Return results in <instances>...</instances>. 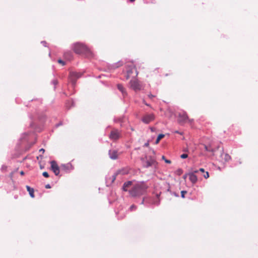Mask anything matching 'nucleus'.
Segmentation results:
<instances>
[{"mask_svg": "<svg viewBox=\"0 0 258 258\" xmlns=\"http://www.w3.org/2000/svg\"><path fill=\"white\" fill-rule=\"evenodd\" d=\"M148 188V186L145 182H138L133 185L129 193L133 197H140L146 193Z\"/></svg>", "mask_w": 258, "mask_h": 258, "instance_id": "1", "label": "nucleus"}, {"mask_svg": "<svg viewBox=\"0 0 258 258\" xmlns=\"http://www.w3.org/2000/svg\"><path fill=\"white\" fill-rule=\"evenodd\" d=\"M73 50L77 54H84L86 56L91 55L90 50L84 44L81 43H76L73 45Z\"/></svg>", "mask_w": 258, "mask_h": 258, "instance_id": "2", "label": "nucleus"}, {"mask_svg": "<svg viewBox=\"0 0 258 258\" xmlns=\"http://www.w3.org/2000/svg\"><path fill=\"white\" fill-rule=\"evenodd\" d=\"M194 120L192 119L188 118L187 113L185 112L180 113L178 114L177 121L180 124H183L187 122L191 123Z\"/></svg>", "mask_w": 258, "mask_h": 258, "instance_id": "3", "label": "nucleus"}, {"mask_svg": "<svg viewBox=\"0 0 258 258\" xmlns=\"http://www.w3.org/2000/svg\"><path fill=\"white\" fill-rule=\"evenodd\" d=\"M126 72L127 75L126 76V79H128L135 72V76L136 77L138 75V72H137L135 66L132 64L130 66H127L126 67Z\"/></svg>", "mask_w": 258, "mask_h": 258, "instance_id": "4", "label": "nucleus"}, {"mask_svg": "<svg viewBox=\"0 0 258 258\" xmlns=\"http://www.w3.org/2000/svg\"><path fill=\"white\" fill-rule=\"evenodd\" d=\"M121 134L120 132L116 129L112 130L109 136V138L112 141H116L120 138Z\"/></svg>", "mask_w": 258, "mask_h": 258, "instance_id": "5", "label": "nucleus"}, {"mask_svg": "<svg viewBox=\"0 0 258 258\" xmlns=\"http://www.w3.org/2000/svg\"><path fill=\"white\" fill-rule=\"evenodd\" d=\"M155 119V115L153 113L146 114L142 117V120L145 123H149L153 121Z\"/></svg>", "mask_w": 258, "mask_h": 258, "instance_id": "6", "label": "nucleus"}, {"mask_svg": "<svg viewBox=\"0 0 258 258\" xmlns=\"http://www.w3.org/2000/svg\"><path fill=\"white\" fill-rule=\"evenodd\" d=\"M51 164V169L55 175H58L59 174V167L57 165L56 162L55 161H51L50 162Z\"/></svg>", "mask_w": 258, "mask_h": 258, "instance_id": "7", "label": "nucleus"}, {"mask_svg": "<svg viewBox=\"0 0 258 258\" xmlns=\"http://www.w3.org/2000/svg\"><path fill=\"white\" fill-rule=\"evenodd\" d=\"M130 86L135 91L140 90L141 88L140 84L136 80H132L130 81Z\"/></svg>", "mask_w": 258, "mask_h": 258, "instance_id": "8", "label": "nucleus"}, {"mask_svg": "<svg viewBox=\"0 0 258 258\" xmlns=\"http://www.w3.org/2000/svg\"><path fill=\"white\" fill-rule=\"evenodd\" d=\"M157 165V162L155 159L153 158L150 157L149 159L147 158V161L144 164V166L145 167H149L150 166H156Z\"/></svg>", "mask_w": 258, "mask_h": 258, "instance_id": "9", "label": "nucleus"}, {"mask_svg": "<svg viewBox=\"0 0 258 258\" xmlns=\"http://www.w3.org/2000/svg\"><path fill=\"white\" fill-rule=\"evenodd\" d=\"M82 74L80 73L71 72L70 74V80L72 83L73 85L76 83V80L74 79V77H76L77 79L81 77Z\"/></svg>", "mask_w": 258, "mask_h": 258, "instance_id": "10", "label": "nucleus"}, {"mask_svg": "<svg viewBox=\"0 0 258 258\" xmlns=\"http://www.w3.org/2000/svg\"><path fill=\"white\" fill-rule=\"evenodd\" d=\"M109 157L111 159L115 160L117 159L119 154L117 151L115 150H111L109 151Z\"/></svg>", "mask_w": 258, "mask_h": 258, "instance_id": "11", "label": "nucleus"}, {"mask_svg": "<svg viewBox=\"0 0 258 258\" xmlns=\"http://www.w3.org/2000/svg\"><path fill=\"white\" fill-rule=\"evenodd\" d=\"M188 176H189V178L190 181L193 183H195L197 182L198 180V178L197 176L194 174V172H190L188 173Z\"/></svg>", "mask_w": 258, "mask_h": 258, "instance_id": "12", "label": "nucleus"}, {"mask_svg": "<svg viewBox=\"0 0 258 258\" xmlns=\"http://www.w3.org/2000/svg\"><path fill=\"white\" fill-rule=\"evenodd\" d=\"M132 184V181H128L124 183L122 189L124 191H127L128 188Z\"/></svg>", "mask_w": 258, "mask_h": 258, "instance_id": "13", "label": "nucleus"}, {"mask_svg": "<svg viewBox=\"0 0 258 258\" xmlns=\"http://www.w3.org/2000/svg\"><path fill=\"white\" fill-rule=\"evenodd\" d=\"M26 188L27 191L29 192V194L30 197L32 198H34V189L33 188L30 187L29 186L27 185Z\"/></svg>", "mask_w": 258, "mask_h": 258, "instance_id": "14", "label": "nucleus"}, {"mask_svg": "<svg viewBox=\"0 0 258 258\" xmlns=\"http://www.w3.org/2000/svg\"><path fill=\"white\" fill-rule=\"evenodd\" d=\"M117 88L121 92L122 95L124 96V95H125L126 94V93L125 92V89L124 88V87H123V86L121 84H118L117 85Z\"/></svg>", "mask_w": 258, "mask_h": 258, "instance_id": "15", "label": "nucleus"}, {"mask_svg": "<svg viewBox=\"0 0 258 258\" xmlns=\"http://www.w3.org/2000/svg\"><path fill=\"white\" fill-rule=\"evenodd\" d=\"M65 58L68 60H71L72 58V53L71 52H67L64 54Z\"/></svg>", "mask_w": 258, "mask_h": 258, "instance_id": "16", "label": "nucleus"}, {"mask_svg": "<svg viewBox=\"0 0 258 258\" xmlns=\"http://www.w3.org/2000/svg\"><path fill=\"white\" fill-rule=\"evenodd\" d=\"M121 66H122V62H120V61H119V62H118L113 64L112 66V68L114 69L119 68V67H120Z\"/></svg>", "mask_w": 258, "mask_h": 258, "instance_id": "17", "label": "nucleus"}, {"mask_svg": "<svg viewBox=\"0 0 258 258\" xmlns=\"http://www.w3.org/2000/svg\"><path fill=\"white\" fill-rule=\"evenodd\" d=\"M164 135L163 134H160L158 135V136L157 137V138L156 139V141L155 142V143L156 144H158L159 142H160V141L164 137Z\"/></svg>", "mask_w": 258, "mask_h": 258, "instance_id": "18", "label": "nucleus"}, {"mask_svg": "<svg viewBox=\"0 0 258 258\" xmlns=\"http://www.w3.org/2000/svg\"><path fill=\"white\" fill-rule=\"evenodd\" d=\"M205 150L208 152H214L215 151L213 149H212L210 146H208L207 145H204Z\"/></svg>", "mask_w": 258, "mask_h": 258, "instance_id": "19", "label": "nucleus"}, {"mask_svg": "<svg viewBox=\"0 0 258 258\" xmlns=\"http://www.w3.org/2000/svg\"><path fill=\"white\" fill-rule=\"evenodd\" d=\"M224 159L225 161H228L231 159V157L228 154L225 153L223 154Z\"/></svg>", "mask_w": 258, "mask_h": 258, "instance_id": "20", "label": "nucleus"}, {"mask_svg": "<svg viewBox=\"0 0 258 258\" xmlns=\"http://www.w3.org/2000/svg\"><path fill=\"white\" fill-rule=\"evenodd\" d=\"M61 168L62 169L67 170L69 168V165H62L61 166Z\"/></svg>", "mask_w": 258, "mask_h": 258, "instance_id": "21", "label": "nucleus"}, {"mask_svg": "<svg viewBox=\"0 0 258 258\" xmlns=\"http://www.w3.org/2000/svg\"><path fill=\"white\" fill-rule=\"evenodd\" d=\"M188 155L187 154H183L180 155V158L182 159H185L187 158Z\"/></svg>", "mask_w": 258, "mask_h": 258, "instance_id": "22", "label": "nucleus"}, {"mask_svg": "<svg viewBox=\"0 0 258 258\" xmlns=\"http://www.w3.org/2000/svg\"><path fill=\"white\" fill-rule=\"evenodd\" d=\"M162 158L164 160L165 162L167 163L170 164L171 163V161L169 160L166 159L164 156H162Z\"/></svg>", "mask_w": 258, "mask_h": 258, "instance_id": "23", "label": "nucleus"}, {"mask_svg": "<svg viewBox=\"0 0 258 258\" xmlns=\"http://www.w3.org/2000/svg\"><path fill=\"white\" fill-rule=\"evenodd\" d=\"M42 175L46 178H48L49 177L48 173L46 171L43 172Z\"/></svg>", "mask_w": 258, "mask_h": 258, "instance_id": "24", "label": "nucleus"}, {"mask_svg": "<svg viewBox=\"0 0 258 258\" xmlns=\"http://www.w3.org/2000/svg\"><path fill=\"white\" fill-rule=\"evenodd\" d=\"M186 193H187L186 191H184V190L181 191V197L182 198H184L185 197L184 195Z\"/></svg>", "mask_w": 258, "mask_h": 258, "instance_id": "25", "label": "nucleus"}, {"mask_svg": "<svg viewBox=\"0 0 258 258\" xmlns=\"http://www.w3.org/2000/svg\"><path fill=\"white\" fill-rule=\"evenodd\" d=\"M58 62L60 63L62 66L65 65V62L64 61L62 60L61 59L58 60Z\"/></svg>", "mask_w": 258, "mask_h": 258, "instance_id": "26", "label": "nucleus"}, {"mask_svg": "<svg viewBox=\"0 0 258 258\" xmlns=\"http://www.w3.org/2000/svg\"><path fill=\"white\" fill-rule=\"evenodd\" d=\"M204 177L205 178H208L209 177V173L208 172H206L205 173V174H204Z\"/></svg>", "mask_w": 258, "mask_h": 258, "instance_id": "27", "label": "nucleus"}, {"mask_svg": "<svg viewBox=\"0 0 258 258\" xmlns=\"http://www.w3.org/2000/svg\"><path fill=\"white\" fill-rule=\"evenodd\" d=\"M136 209V206H135V205H132V206L130 207V210H131V211H133V210H135V209Z\"/></svg>", "mask_w": 258, "mask_h": 258, "instance_id": "28", "label": "nucleus"}, {"mask_svg": "<svg viewBox=\"0 0 258 258\" xmlns=\"http://www.w3.org/2000/svg\"><path fill=\"white\" fill-rule=\"evenodd\" d=\"M148 97L150 98V99H152L153 98L155 97V96L154 95H153L152 94H149L148 95Z\"/></svg>", "mask_w": 258, "mask_h": 258, "instance_id": "29", "label": "nucleus"}, {"mask_svg": "<svg viewBox=\"0 0 258 258\" xmlns=\"http://www.w3.org/2000/svg\"><path fill=\"white\" fill-rule=\"evenodd\" d=\"M177 173H178V174L179 175H180V174L182 173V169H178V170H177Z\"/></svg>", "mask_w": 258, "mask_h": 258, "instance_id": "30", "label": "nucleus"}, {"mask_svg": "<svg viewBox=\"0 0 258 258\" xmlns=\"http://www.w3.org/2000/svg\"><path fill=\"white\" fill-rule=\"evenodd\" d=\"M39 152H42V153H44V152H45V150H44V149H42H42H40V150H39Z\"/></svg>", "mask_w": 258, "mask_h": 258, "instance_id": "31", "label": "nucleus"}, {"mask_svg": "<svg viewBox=\"0 0 258 258\" xmlns=\"http://www.w3.org/2000/svg\"><path fill=\"white\" fill-rule=\"evenodd\" d=\"M199 171H201V172H203V173H204V172H205V170H204V168H200V169H199Z\"/></svg>", "mask_w": 258, "mask_h": 258, "instance_id": "32", "label": "nucleus"}, {"mask_svg": "<svg viewBox=\"0 0 258 258\" xmlns=\"http://www.w3.org/2000/svg\"><path fill=\"white\" fill-rule=\"evenodd\" d=\"M45 187L46 188H50V186L49 184H47V185H45Z\"/></svg>", "mask_w": 258, "mask_h": 258, "instance_id": "33", "label": "nucleus"}, {"mask_svg": "<svg viewBox=\"0 0 258 258\" xmlns=\"http://www.w3.org/2000/svg\"><path fill=\"white\" fill-rule=\"evenodd\" d=\"M149 145V143H147L145 144L144 146L148 147Z\"/></svg>", "mask_w": 258, "mask_h": 258, "instance_id": "34", "label": "nucleus"}, {"mask_svg": "<svg viewBox=\"0 0 258 258\" xmlns=\"http://www.w3.org/2000/svg\"><path fill=\"white\" fill-rule=\"evenodd\" d=\"M20 174H21V175H24V172L23 171H21L20 172Z\"/></svg>", "mask_w": 258, "mask_h": 258, "instance_id": "35", "label": "nucleus"}, {"mask_svg": "<svg viewBox=\"0 0 258 258\" xmlns=\"http://www.w3.org/2000/svg\"><path fill=\"white\" fill-rule=\"evenodd\" d=\"M191 172H194V174H195V173L198 172V170H194V171H192Z\"/></svg>", "mask_w": 258, "mask_h": 258, "instance_id": "36", "label": "nucleus"}, {"mask_svg": "<svg viewBox=\"0 0 258 258\" xmlns=\"http://www.w3.org/2000/svg\"><path fill=\"white\" fill-rule=\"evenodd\" d=\"M159 203V200H158V201H157V202H155L154 204H158Z\"/></svg>", "mask_w": 258, "mask_h": 258, "instance_id": "37", "label": "nucleus"}, {"mask_svg": "<svg viewBox=\"0 0 258 258\" xmlns=\"http://www.w3.org/2000/svg\"><path fill=\"white\" fill-rule=\"evenodd\" d=\"M187 175H188V174L184 175V178H185Z\"/></svg>", "mask_w": 258, "mask_h": 258, "instance_id": "38", "label": "nucleus"}, {"mask_svg": "<svg viewBox=\"0 0 258 258\" xmlns=\"http://www.w3.org/2000/svg\"><path fill=\"white\" fill-rule=\"evenodd\" d=\"M151 131H152V132H153V131H154V128H153V127H151Z\"/></svg>", "mask_w": 258, "mask_h": 258, "instance_id": "39", "label": "nucleus"}, {"mask_svg": "<svg viewBox=\"0 0 258 258\" xmlns=\"http://www.w3.org/2000/svg\"><path fill=\"white\" fill-rule=\"evenodd\" d=\"M74 79H75V80H76H76H77V77H74Z\"/></svg>", "mask_w": 258, "mask_h": 258, "instance_id": "40", "label": "nucleus"}, {"mask_svg": "<svg viewBox=\"0 0 258 258\" xmlns=\"http://www.w3.org/2000/svg\"><path fill=\"white\" fill-rule=\"evenodd\" d=\"M187 151V149H185L184 150V151H185V152H186Z\"/></svg>", "mask_w": 258, "mask_h": 258, "instance_id": "41", "label": "nucleus"}, {"mask_svg": "<svg viewBox=\"0 0 258 258\" xmlns=\"http://www.w3.org/2000/svg\"><path fill=\"white\" fill-rule=\"evenodd\" d=\"M131 2H134L135 0H130Z\"/></svg>", "mask_w": 258, "mask_h": 258, "instance_id": "42", "label": "nucleus"}, {"mask_svg": "<svg viewBox=\"0 0 258 258\" xmlns=\"http://www.w3.org/2000/svg\"><path fill=\"white\" fill-rule=\"evenodd\" d=\"M145 104L147 106H149V104H148L147 103H145Z\"/></svg>", "mask_w": 258, "mask_h": 258, "instance_id": "43", "label": "nucleus"}, {"mask_svg": "<svg viewBox=\"0 0 258 258\" xmlns=\"http://www.w3.org/2000/svg\"><path fill=\"white\" fill-rule=\"evenodd\" d=\"M156 196H157V198H158L159 195H157Z\"/></svg>", "mask_w": 258, "mask_h": 258, "instance_id": "44", "label": "nucleus"}, {"mask_svg": "<svg viewBox=\"0 0 258 258\" xmlns=\"http://www.w3.org/2000/svg\"><path fill=\"white\" fill-rule=\"evenodd\" d=\"M175 133H179L178 132H177V131H176V132H175Z\"/></svg>", "mask_w": 258, "mask_h": 258, "instance_id": "45", "label": "nucleus"}]
</instances>
